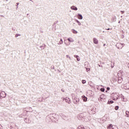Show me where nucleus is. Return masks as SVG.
Returning <instances> with one entry per match:
<instances>
[{"label":"nucleus","instance_id":"obj_25","mask_svg":"<svg viewBox=\"0 0 129 129\" xmlns=\"http://www.w3.org/2000/svg\"><path fill=\"white\" fill-rule=\"evenodd\" d=\"M118 108H119V107H118V106H116L115 107V110H118Z\"/></svg>","mask_w":129,"mask_h":129},{"label":"nucleus","instance_id":"obj_12","mask_svg":"<svg viewBox=\"0 0 129 129\" xmlns=\"http://www.w3.org/2000/svg\"><path fill=\"white\" fill-rule=\"evenodd\" d=\"M93 42L94 44H98V40H97V39H96V38H94Z\"/></svg>","mask_w":129,"mask_h":129},{"label":"nucleus","instance_id":"obj_41","mask_svg":"<svg viewBox=\"0 0 129 129\" xmlns=\"http://www.w3.org/2000/svg\"><path fill=\"white\" fill-rule=\"evenodd\" d=\"M105 45H106L105 44H103V46H105Z\"/></svg>","mask_w":129,"mask_h":129},{"label":"nucleus","instance_id":"obj_9","mask_svg":"<svg viewBox=\"0 0 129 129\" xmlns=\"http://www.w3.org/2000/svg\"><path fill=\"white\" fill-rule=\"evenodd\" d=\"M24 121L26 122V123H30V122H31V121L29 120V118H25L24 119Z\"/></svg>","mask_w":129,"mask_h":129},{"label":"nucleus","instance_id":"obj_34","mask_svg":"<svg viewBox=\"0 0 129 129\" xmlns=\"http://www.w3.org/2000/svg\"><path fill=\"white\" fill-rule=\"evenodd\" d=\"M110 88L109 87H107V90L108 91V90H110Z\"/></svg>","mask_w":129,"mask_h":129},{"label":"nucleus","instance_id":"obj_26","mask_svg":"<svg viewBox=\"0 0 129 129\" xmlns=\"http://www.w3.org/2000/svg\"><path fill=\"white\" fill-rule=\"evenodd\" d=\"M82 82L83 84H85V83H86V81L84 80H83L82 81Z\"/></svg>","mask_w":129,"mask_h":129},{"label":"nucleus","instance_id":"obj_5","mask_svg":"<svg viewBox=\"0 0 129 129\" xmlns=\"http://www.w3.org/2000/svg\"><path fill=\"white\" fill-rule=\"evenodd\" d=\"M6 96H7V93H6L5 91H2L0 93V97H2V98H5V97H6Z\"/></svg>","mask_w":129,"mask_h":129},{"label":"nucleus","instance_id":"obj_3","mask_svg":"<svg viewBox=\"0 0 129 129\" xmlns=\"http://www.w3.org/2000/svg\"><path fill=\"white\" fill-rule=\"evenodd\" d=\"M118 94L112 93L111 97H112L113 100H117V99H118Z\"/></svg>","mask_w":129,"mask_h":129},{"label":"nucleus","instance_id":"obj_11","mask_svg":"<svg viewBox=\"0 0 129 129\" xmlns=\"http://www.w3.org/2000/svg\"><path fill=\"white\" fill-rule=\"evenodd\" d=\"M78 18L79 20H82V19H83V16H82V15L78 14Z\"/></svg>","mask_w":129,"mask_h":129},{"label":"nucleus","instance_id":"obj_45","mask_svg":"<svg viewBox=\"0 0 129 129\" xmlns=\"http://www.w3.org/2000/svg\"><path fill=\"white\" fill-rule=\"evenodd\" d=\"M120 23V21H119V22H118V23L119 24Z\"/></svg>","mask_w":129,"mask_h":129},{"label":"nucleus","instance_id":"obj_23","mask_svg":"<svg viewBox=\"0 0 129 129\" xmlns=\"http://www.w3.org/2000/svg\"><path fill=\"white\" fill-rule=\"evenodd\" d=\"M73 33L74 34H77L78 32H77V31H76V30L73 29Z\"/></svg>","mask_w":129,"mask_h":129},{"label":"nucleus","instance_id":"obj_10","mask_svg":"<svg viewBox=\"0 0 129 129\" xmlns=\"http://www.w3.org/2000/svg\"><path fill=\"white\" fill-rule=\"evenodd\" d=\"M71 10H73V11H77V10H78V9L77 8V7L73 6L71 7Z\"/></svg>","mask_w":129,"mask_h":129},{"label":"nucleus","instance_id":"obj_24","mask_svg":"<svg viewBox=\"0 0 129 129\" xmlns=\"http://www.w3.org/2000/svg\"><path fill=\"white\" fill-rule=\"evenodd\" d=\"M104 97H105V96L104 95H101L100 96V99H102V98H103Z\"/></svg>","mask_w":129,"mask_h":129},{"label":"nucleus","instance_id":"obj_43","mask_svg":"<svg viewBox=\"0 0 129 129\" xmlns=\"http://www.w3.org/2000/svg\"><path fill=\"white\" fill-rule=\"evenodd\" d=\"M111 68H113V66H111Z\"/></svg>","mask_w":129,"mask_h":129},{"label":"nucleus","instance_id":"obj_4","mask_svg":"<svg viewBox=\"0 0 129 129\" xmlns=\"http://www.w3.org/2000/svg\"><path fill=\"white\" fill-rule=\"evenodd\" d=\"M115 46L117 48V49H122V47L124 46V44L117 43H116Z\"/></svg>","mask_w":129,"mask_h":129},{"label":"nucleus","instance_id":"obj_49","mask_svg":"<svg viewBox=\"0 0 129 129\" xmlns=\"http://www.w3.org/2000/svg\"><path fill=\"white\" fill-rule=\"evenodd\" d=\"M0 129H2V128L0 127Z\"/></svg>","mask_w":129,"mask_h":129},{"label":"nucleus","instance_id":"obj_21","mask_svg":"<svg viewBox=\"0 0 129 129\" xmlns=\"http://www.w3.org/2000/svg\"><path fill=\"white\" fill-rule=\"evenodd\" d=\"M76 22L78 23L79 26H81V23H80V22H79V21H78V20H76Z\"/></svg>","mask_w":129,"mask_h":129},{"label":"nucleus","instance_id":"obj_30","mask_svg":"<svg viewBox=\"0 0 129 129\" xmlns=\"http://www.w3.org/2000/svg\"><path fill=\"white\" fill-rule=\"evenodd\" d=\"M100 90H101V91H102V92H104L105 89H104V88H101Z\"/></svg>","mask_w":129,"mask_h":129},{"label":"nucleus","instance_id":"obj_48","mask_svg":"<svg viewBox=\"0 0 129 129\" xmlns=\"http://www.w3.org/2000/svg\"><path fill=\"white\" fill-rule=\"evenodd\" d=\"M118 82H119V81H118Z\"/></svg>","mask_w":129,"mask_h":129},{"label":"nucleus","instance_id":"obj_7","mask_svg":"<svg viewBox=\"0 0 129 129\" xmlns=\"http://www.w3.org/2000/svg\"><path fill=\"white\" fill-rule=\"evenodd\" d=\"M124 89H129V83L124 84Z\"/></svg>","mask_w":129,"mask_h":129},{"label":"nucleus","instance_id":"obj_47","mask_svg":"<svg viewBox=\"0 0 129 129\" xmlns=\"http://www.w3.org/2000/svg\"><path fill=\"white\" fill-rule=\"evenodd\" d=\"M18 7L17 6V9H18Z\"/></svg>","mask_w":129,"mask_h":129},{"label":"nucleus","instance_id":"obj_36","mask_svg":"<svg viewBox=\"0 0 129 129\" xmlns=\"http://www.w3.org/2000/svg\"><path fill=\"white\" fill-rule=\"evenodd\" d=\"M99 67H102V65L98 64Z\"/></svg>","mask_w":129,"mask_h":129},{"label":"nucleus","instance_id":"obj_22","mask_svg":"<svg viewBox=\"0 0 129 129\" xmlns=\"http://www.w3.org/2000/svg\"><path fill=\"white\" fill-rule=\"evenodd\" d=\"M113 101H108V104H112V103H113Z\"/></svg>","mask_w":129,"mask_h":129},{"label":"nucleus","instance_id":"obj_17","mask_svg":"<svg viewBox=\"0 0 129 129\" xmlns=\"http://www.w3.org/2000/svg\"><path fill=\"white\" fill-rule=\"evenodd\" d=\"M68 40L69 41V42H74V40H73V39H72V38H69L68 39Z\"/></svg>","mask_w":129,"mask_h":129},{"label":"nucleus","instance_id":"obj_50","mask_svg":"<svg viewBox=\"0 0 129 129\" xmlns=\"http://www.w3.org/2000/svg\"><path fill=\"white\" fill-rule=\"evenodd\" d=\"M7 2H8V0H7Z\"/></svg>","mask_w":129,"mask_h":129},{"label":"nucleus","instance_id":"obj_32","mask_svg":"<svg viewBox=\"0 0 129 129\" xmlns=\"http://www.w3.org/2000/svg\"><path fill=\"white\" fill-rule=\"evenodd\" d=\"M19 36H21V34H16L15 37H16V38H18V37H19Z\"/></svg>","mask_w":129,"mask_h":129},{"label":"nucleus","instance_id":"obj_19","mask_svg":"<svg viewBox=\"0 0 129 129\" xmlns=\"http://www.w3.org/2000/svg\"><path fill=\"white\" fill-rule=\"evenodd\" d=\"M57 44L58 45H61L63 44V40L62 39H60V41Z\"/></svg>","mask_w":129,"mask_h":129},{"label":"nucleus","instance_id":"obj_42","mask_svg":"<svg viewBox=\"0 0 129 129\" xmlns=\"http://www.w3.org/2000/svg\"><path fill=\"white\" fill-rule=\"evenodd\" d=\"M78 43H80V41H79L78 42Z\"/></svg>","mask_w":129,"mask_h":129},{"label":"nucleus","instance_id":"obj_27","mask_svg":"<svg viewBox=\"0 0 129 129\" xmlns=\"http://www.w3.org/2000/svg\"><path fill=\"white\" fill-rule=\"evenodd\" d=\"M44 47H45V44H43L42 46H40L41 49H44Z\"/></svg>","mask_w":129,"mask_h":129},{"label":"nucleus","instance_id":"obj_37","mask_svg":"<svg viewBox=\"0 0 129 129\" xmlns=\"http://www.w3.org/2000/svg\"><path fill=\"white\" fill-rule=\"evenodd\" d=\"M106 30H107V31H109V30H110V28H108V29H107Z\"/></svg>","mask_w":129,"mask_h":129},{"label":"nucleus","instance_id":"obj_2","mask_svg":"<svg viewBox=\"0 0 129 129\" xmlns=\"http://www.w3.org/2000/svg\"><path fill=\"white\" fill-rule=\"evenodd\" d=\"M80 116H81L82 118H84L85 121H88V120H89V119H88V114L86 112L81 113Z\"/></svg>","mask_w":129,"mask_h":129},{"label":"nucleus","instance_id":"obj_33","mask_svg":"<svg viewBox=\"0 0 129 129\" xmlns=\"http://www.w3.org/2000/svg\"><path fill=\"white\" fill-rule=\"evenodd\" d=\"M87 72H88V71H90V69H86Z\"/></svg>","mask_w":129,"mask_h":129},{"label":"nucleus","instance_id":"obj_29","mask_svg":"<svg viewBox=\"0 0 129 129\" xmlns=\"http://www.w3.org/2000/svg\"><path fill=\"white\" fill-rule=\"evenodd\" d=\"M66 57H67V58H69L70 59V60H71V57L70 56H69V55H67Z\"/></svg>","mask_w":129,"mask_h":129},{"label":"nucleus","instance_id":"obj_28","mask_svg":"<svg viewBox=\"0 0 129 129\" xmlns=\"http://www.w3.org/2000/svg\"><path fill=\"white\" fill-rule=\"evenodd\" d=\"M112 129H118V128L115 126L112 127Z\"/></svg>","mask_w":129,"mask_h":129},{"label":"nucleus","instance_id":"obj_46","mask_svg":"<svg viewBox=\"0 0 129 129\" xmlns=\"http://www.w3.org/2000/svg\"><path fill=\"white\" fill-rule=\"evenodd\" d=\"M57 22H56L55 24H57Z\"/></svg>","mask_w":129,"mask_h":129},{"label":"nucleus","instance_id":"obj_13","mask_svg":"<svg viewBox=\"0 0 129 129\" xmlns=\"http://www.w3.org/2000/svg\"><path fill=\"white\" fill-rule=\"evenodd\" d=\"M91 110L92 111V113L94 114L95 113V110H96V109L95 108H92Z\"/></svg>","mask_w":129,"mask_h":129},{"label":"nucleus","instance_id":"obj_15","mask_svg":"<svg viewBox=\"0 0 129 129\" xmlns=\"http://www.w3.org/2000/svg\"><path fill=\"white\" fill-rule=\"evenodd\" d=\"M77 129H85V128H84L83 125H81L78 127Z\"/></svg>","mask_w":129,"mask_h":129},{"label":"nucleus","instance_id":"obj_35","mask_svg":"<svg viewBox=\"0 0 129 129\" xmlns=\"http://www.w3.org/2000/svg\"><path fill=\"white\" fill-rule=\"evenodd\" d=\"M16 5H17V6H18L19 5H20V3H16Z\"/></svg>","mask_w":129,"mask_h":129},{"label":"nucleus","instance_id":"obj_8","mask_svg":"<svg viewBox=\"0 0 129 129\" xmlns=\"http://www.w3.org/2000/svg\"><path fill=\"white\" fill-rule=\"evenodd\" d=\"M66 102H68V103H69V104H70V103H71V100H70V98L67 97L66 98Z\"/></svg>","mask_w":129,"mask_h":129},{"label":"nucleus","instance_id":"obj_14","mask_svg":"<svg viewBox=\"0 0 129 129\" xmlns=\"http://www.w3.org/2000/svg\"><path fill=\"white\" fill-rule=\"evenodd\" d=\"M82 99L85 102L87 101V97H85V96H82Z\"/></svg>","mask_w":129,"mask_h":129},{"label":"nucleus","instance_id":"obj_6","mask_svg":"<svg viewBox=\"0 0 129 129\" xmlns=\"http://www.w3.org/2000/svg\"><path fill=\"white\" fill-rule=\"evenodd\" d=\"M73 102L75 104H77L79 102V98H75L73 100Z\"/></svg>","mask_w":129,"mask_h":129},{"label":"nucleus","instance_id":"obj_31","mask_svg":"<svg viewBox=\"0 0 129 129\" xmlns=\"http://www.w3.org/2000/svg\"><path fill=\"white\" fill-rule=\"evenodd\" d=\"M121 97V99H123V100H122L123 101H125L124 100V96H122Z\"/></svg>","mask_w":129,"mask_h":129},{"label":"nucleus","instance_id":"obj_44","mask_svg":"<svg viewBox=\"0 0 129 129\" xmlns=\"http://www.w3.org/2000/svg\"><path fill=\"white\" fill-rule=\"evenodd\" d=\"M1 17H4V16H3V15H1Z\"/></svg>","mask_w":129,"mask_h":129},{"label":"nucleus","instance_id":"obj_20","mask_svg":"<svg viewBox=\"0 0 129 129\" xmlns=\"http://www.w3.org/2000/svg\"><path fill=\"white\" fill-rule=\"evenodd\" d=\"M125 114H126V116L127 117H129V111H126L125 112Z\"/></svg>","mask_w":129,"mask_h":129},{"label":"nucleus","instance_id":"obj_38","mask_svg":"<svg viewBox=\"0 0 129 129\" xmlns=\"http://www.w3.org/2000/svg\"><path fill=\"white\" fill-rule=\"evenodd\" d=\"M121 13H124V11H121Z\"/></svg>","mask_w":129,"mask_h":129},{"label":"nucleus","instance_id":"obj_18","mask_svg":"<svg viewBox=\"0 0 129 129\" xmlns=\"http://www.w3.org/2000/svg\"><path fill=\"white\" fill-rule=\"evenodd\" d=\"M112 127H113V126H112V124H110L107 127V129H111V128H112Z\"/></svg>","mask_w":129,"mask_h":129},{"label":"nucleus","instance_id":"obj_40","mask_svg":"<svg viewBox=\"0 0 129 129\" xmlns=\"http://www.w3.org/2000/svg\"><path fill=\"white\" fill-rule=\"evenodd\" d=\"M30 2H32L33 3V1H32V0H30Z\"/></svg>","mask_w":129,"mask_h":129},{"label":"nucleus","instance_id":"obj_16","mask_svg":"<svg viewBox=\"0 0 129 129\" xmlns=\"http://www.w3.org/2000/svg\"><path fill=\"white\" fill-rule=\"evenodd\" d=\"M74 57L75 58H77V61H80V58H79V56L77 55H74Z\"/></svg>","mask_w":129,"mask_h":129},{"label":"nucleus","instance_id":"obj_39","mask_svg":"<svg viewBox=\"0 0 129 129\" xmlns=\"http://www.w3.org/2000/svg\"><path fill=\"white\" fill-rule=\"evenodd\" d=\"M61 91H62V92H64V90H63L62 89H61Z\"/></svg>","mask_w":129,"mask_h":129},{"label":"nucleus","instance_id":"obj_1","mask_svg":"<svg viewBox=\"0 0 129 129\" xmlns=\"http://www.w3.org/2000/svg\"><path fill=\"white\" fill-rule=\"evenodd\" d=\"M58 120L57 118V115L56 114H50L46 116V121H52V122H55Z\"/></svg>","mask_w":129,"mask_h":129}]
</instances>
